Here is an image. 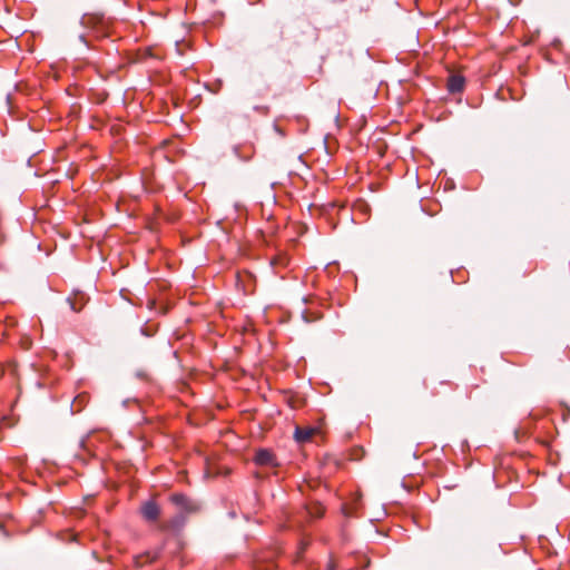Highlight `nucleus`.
<instances>
[{
    "label": "nucleus",
    "mask_w": 570,
    "mask_h": 570,
    "mask_svg": "<svg viewBox=\"0 0 570 570\" xmlns=\"http://www.w3.org/2000/svg\"><path fill=\"white\" fill-rule=\"evenodd\" d=\"M168 501L175 509L174 517L166 521L167 527L171 530L181 529L189 515L202 510V502L199 500L181 492L170 493Z\"/></svg>",
    "instance_id": "obj_1"
},
{
    "label": "nucleus",
    "mask_w": 570,
    "mask_h": 570,
    "mask_svg": "<svg viewBox=\"0 0 570 570\" xmlns=\"http://www.w3.org/2000/svg\"><path fill=\"white\" fill-rule=\"evenodd\" d=\"M80 24L86 32L80 33L78 38L87 48H91L89 37L99 40L110 36V21L102 14L86 13L81 17Z\"/></svg>",
    "instance_id": "obj_2"
},
{
    "label": "nucleus",
    "mask_w": 570,
    "mask_h": 570,
    "mask_svg": "<svg viewBox=\"0 0 570 570\" xmlns=\"http://www.w3.org/2000/svg\"><path fill=\"white\" fill-rule=\"evenodd\" d=\"M139 513L147 522H157L161 515V507L153 495L148 500L141 502Z\"/></svg>",
    "instance_id": "obj_3"
},
{
    "label": "nucleus",
    "mask_w": 570,
    "mask_h": 570,
    "mask_svg": "<svg viewBox=\"0 0 570 570\" xmlns=\"http://www.w3.org/2000/svg\"><path fill=\"white\" fill-rule=\"evenodd\" d=\"M233 151L239 160L249 161L255 155V146L253 142H244L235 145Z\"/></svg>",
    "instance_id": "obj_4"
},
{
    "label": "nucleus",
    "mask_w": 570,
    "mask_h": 570,
    "mask_svg": "<svg viewBox=\"0 0 570 570\" xmlns=\"http://www.w3.org/2000/svg\"><path fill=\"white\" fill-rule=\"evenodd\" d=\"M254 462L262 466H277L278 463L274 453L267 449H259L254 458Z\"/></svg>",
    "instance_id": "obj_5"
},
{
    "label": "nucleus",
    "mask_w": 570,
    "mask_h": 570,
    "mask_svg": "<svg viewBox=\"0 0 570 570\" xmlns=\"http://www.w3.org/2000/svg\"><path fill=\"white\" fill-rule=\"evenodd\" d=\"M87 301L88 298L86 297V295L80 292L75 293L72 296L67 298V303L69 304L70 309L76 313L80 312L83 308Z\"/></svg>",
    "instance_id": "obj_6"
},
{
    "label": "nucleus",
    "mask_w": 570,
    "mask_h": 570,
    "mask_svg": "<svg viewBox=\"0 0 570 570\" xmlns=\"http://www.w3.org/2000/svg\"><path fill=\"white\" fill-rule=\"evenodd\" d=\"M465 79L461 75H451L448 79V90L451 94L461 92L464 89Z\"/></svg>",
    "instance_id": "obj_7"
},
{
    "label": "nucleus",
    "mask_w": 570,
    "mask_h": 570,
    "mask_svg": "<svg viewBox=\"0 0 570 570\" xmlns=\"http://www.w3.org/2000/svg\"><path fill=\"white\" fill-rule=\"evenodd\" d=\"M316 433V429L314 428H301L296 426L294 439L298 443H305L312 440L313 435Z\"/></svg>",
    "instance_id": "obj_8"
},
{
    "label": "nucleus",
    "mask_w": 570,
    "mask_h": 570,
    "mask_svg": "<svg viewBox=\"0 0 570 570\" xmlns=\"http://www.w3.org/2000/svg\"><path fill=\"white\" fill-rule=\"evenodd\" d=\"M306 514L312 519H318L324 514V507L320 502H311L305 507Z\"/></svg>",
    "instance_id": "obj_9"
},
{
    "label": "nucleus",
    "mask_w": 570,
    "mask_h": 570,
    "mask_svg": "<svg viewBox=\"0 0 570 570\" xmlns=\"http://www.w3.org/2000/svg\"><path fill=\"white\" fill-rule=\"evenodd\" d=\"M356 501L354 503H346L343 505L342 510H343V513L346 515V517H350V515H353L357 509L356 507Z\"/></svg>",
    "instance_id": "obj_10"
},
{
    "label": "nucleus",
    "mask_w": 570,
    "mask_h": 570,
    "mask_svg": "<svg viewBox=\"0 0 570 570\" xmlns=\"http://www.w3.org/2000/svg\"><path fill=\"white\" fill-rule=\"evenodd\" d=\"M309 544V541L308 540H301L299 543H298V551H297V556H296V561H298L302 557V553L304 552V550L308 547Z\"/></svg>",
    "instance_id": "obj_11"
},
{
    "label": "nucleus",
    "mask_w": 570,
    "mask_h": 570,
    "mask_svg": "<svg viewBox=\"0 0 570 570\" xmlns=\"http://www.w3.org/2000/svg\"><path fill=\"white\" fill-rule=\"evenodd\" d=\"M254 109L263 115H267L269 112V108L267 106H255Z\"/></svg>",
    "instance_id": "obj_12"
},
{
    "label": "nucleus",
    "mask_w": 570,
    "mask_h": 570,
    "mask_svg": "<svg viewBox=\"0 0 570 570\" xmlns=\"http://www.w3.org/2000/svg\"><path fill=\"white\" fill-rule=\"evenodd\" d=\"M274 130L281 136V137H285L286 134L285 131L283 130V128H281L277 124H274Z\"/></svg>",
    "instance_id": "obj_13"
},
{
    "label": "nucleus",
    "mask_w": 570,
    "mask_h": 570,
    "mask_svg": "<svg viewBox=\"0 0 570 570\" xmlns=\"http://www.w3.org/2000/svg\"><path fill=\"white\" fill-rule=\"evenodd\" d=\"M148 307H149L150 309L155 308V307H156V302H155L154 299H149V301H148Z\"/></svg>",
    "instance_id": "obj_14"
},
{
    "label": "nucleus",
    "mask_w": 570,
    "mask_h": 570,
    "mask_svg": "<svg viewBox=\"0 0 570 570\" xmlns=\"http://www.w3.org/2000/svg\"><path fill=\"white\" fill-rule=\"evenodd\" d=\"M327 570H335V564L333 562H330Z\"/></svg>",
    "instance_id": "obj_15"
},
{
    "label": "nucleus",
    "mask_w": 570,
    "mask_h": 570,
    "mask_svg": "<svg viewBox=\"0 0 570 570\" xmlns=\"http://www.w3.org/2000/svg\"><path fill=\"white\" fill-rule=\"evenodd\" d=\"M303 317H304V320H305L306 322H312V321H313V320H312V318H309V317L307 316V314H305V313L303 314Z\"/></svg>",
    "instance_id": "obj_16"
}]
</instances>
